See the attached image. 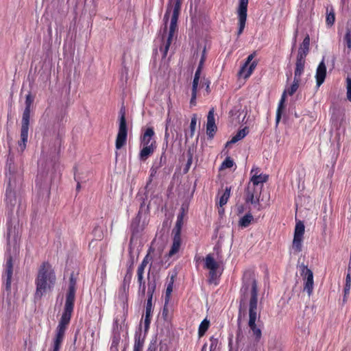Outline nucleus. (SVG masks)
Masks as SVG:
<instances>
[{"label":"nucleus","mask_w":351,"mask_h":351,"mask_svg":"<svg viewBox=\"0 0 351 351\" xmlns=\"http://www.w3.org/2000/svg\"><path fill=\"white\" fill-rule=\"evenodd\" d=\"M210 325V322L207 319H204L200 324L198 329V335L202 337L204 335Z\"/></svg>","instance_id":"34"},{"label":"nucleus","mask_w":351,"mask_h":351,"mask_svg":"<svg viewBox=\"0 0 351 351\" xmlns=\"http://www.w3.org/2000/svg\"><path fill=\"white\" fill-rule=\"evenodd\" d=\"M173 283H174V279H173V277L172 276L168 283V285H167V287L166 289V293H165L166 302H167L169 300L170 295L173 291Z\"/></svg>","instance_id":"37"},{"label":"nucleus","mask_w":351,"mask_h":351,"mask_svg":"<svg viewBox=\"0 0 351 351\" xmlns=\"http://www.w3.org/2000/svg\"><path fill=\"white\" fill-rule=\"evenodd\" d=\"M173 121V120L172 119V117L171 115L170 109H169L165 123V127L167 128V130H169V128L171 126Z\"/></svg>","instance_id":"45"},{"label":"nucleus","mask_w":351,"mask_h":351,"mask_svg":"<svg viewBox=\"0 0 351 351\" xmlns=\"http://www.w3.org/2000/svg\"><path fill=\"white\" fill-rule=\"evenodd\" d=\"M20 246L19 243H8L6 252V263L5 265V274L3 277L5 278V286L8 289L11 285V280L13 273L12 261L19 254Z\"/></svg>","instance_id":"5"},{"label":"nucleus","mask_w":351,"mask_h":351,"mask_svg":"<svg viewBox=\"0 0 351 351\" xmlns=\"http://www.w3.org/2000/svg\"><path fill=\"white\" fill-rule=\"evenodd\" d=\"M234 162L230 157H227L221 165V169H228L233 167Z\"/></svg>","instance_id":"40"},{"label":"nucleus","mask_w":351,"mask_h":351,"mask_svg":"<svg viewBox=\"0 0 351 351\" xmlns=\"http://www.w3.org/2000/svg\"><path fill=\"white\" fill-rule=\"evenodd\" d=\"M261 190L260 187H256V186H252L248 184L245 192L246 202H250L252 204L258 203Z\"/></svg>","instance_id":"15"},{"label":"nucleus","mask_w":351,"mask_h":351,"mask_svg":"<svg viewBox=\"0 0 351 351\" xmlns=\"http://www.w3.org/2000/svg\"><path fill=\"white\" fill-rule=\"evenodd\" d=\"M182 1L169 0L168 8L163 19L165 27L160 36L156 40V45L159 46L162 58L167 56L169 46L177 29V23Z\"/></svg>","instance_id":"2"},{"label":"nucleus","mask_w":351,"mask_h":351,"mask_svg":"<svg viewBox=\"0 0 351 351\" xmlns=\"http://www.w3.org/2000/svg\"><path fill=\"white\" fill-rule=\"evenodd\" d=\"M152 297H149L147 302L146 309H145V317L144 319L145 329L147 330L150 324V317L152 313Z\"/></svg>","instance_id":"22"},{"label":"nucleus","mask_w":351,"mask_h":351,"mask_svg":"<svg viewBox=\"0 0 351 351\" xmlns=\"http://www.w3.org/2000/svg\"><path fill=\"white\" fill-rule=\"evenodd\" d=\"M28 139V129L21 130V141L19 142V149L21 152L24 151L26 147V143Z\"/></svg>","instance_id":"28"},{"label":"nucleus","mask_w":351,"mask_h":351,"mask_svg":"<svg viewBox=\"0 0 351 351\" xmlns=\"http://www.w3.org/2000/svg\"><path fill=\"white\" fill-rule=\"evenodd\" d=\"M119 339L117 338H114L112 341L111 347H116L119 345Z\"/></svg>","instance_id":"55"},{"label":"nucleus","mask_w":351,"mask_h":351,"mask_svg":"<svg viewBox=\"0 0 351 351\" xmlns=\"http://www.w3.org/2000/svg\"><path fill=\"white\" fill-rule=\"evenodd\" d=\"M7 170L8 186L5 192V202L8 206L12 208L21 201V188L23 181L22 171L12 162V160L8 162Z\"/></svg>","instance_id":"3"},{"label":"nucleus","mask_w":351,"mask_h":351,"mask_svg":"<svg viewBox=\"0 0 351 351\" xmlns=\"http://www.w3.org/2000/svg\"><path fill=\"white\" fill-rule=\"evenodd\" d=\"M210 351H215L218 345V339L217 338L211 337L210 338Z\"/></svg>","instance_id":"44"},{"label":"nucleus","mask_w":351,"mask_h":351,"mask_svg":"<svg viewBox=\"0 0 351 351\" xmlns=\"http://www.w3.org/2000/svg\"><path fill=\"white\" fill-rule=\"evenodd\" d=\"M147 263H148V261H147V256L145 257V258L143 260V261L141 262V263L138 266V270H141V271H145V269Z\"/></svg>","instance_id":"47"},{"label":"nucleus","mask_w":351,"mask_h":351,"mask_svg":"<svg viewBox=\"0 0 351 351\" xmlns=\"http://www.w3.org/2000/svg\"><path fill=\"white\" fill-rule=\"evenodd\" d=\"M155 287H156V285H155L154 282L152 283V282H149L147 293L149 295V297L152 298V293L154 291Z\"/></svg>","instance_id":"48"},{"label":"nucleus","mask_w":351,"mask_h":351,"mask_svg":"<svg viewBox=\"0 0 351 351\" xmlns=\"http://www.w3.org/2000/svg\"><path fill=\"white\" fill-rule=\"evenodd\" d=\"M30 117V110L25 109L23 113L21 129H28Z\"/></svg>","instance_id":"32"},{"label":"nucleus","mask_w":351,"mask_h":351,"mask_svg":"<svg viewBox=\"0 0 351 351\" xmlns=\"http://www.w3.org/2000/svg\"><path fill=\"white\" fill-rule=\"evenodd\" d=\"M205 84H206V90H208V88H209V83L208 82H205Z\"/></svg>","instance_id":"63"},{"label":"nucleus","mask_w":351,"mask_h":351,"mask_svg":"<svg viewBox=\"0 0 351 351\" xmlns=\"http://www.w3.org/2000/svg\"><path fill=\"white\" fill-rule=\"evenodd\" d=\"M180 247V243H173L171 248L168 254L169 256L171 257L174 254H176L179 251Z\"/></svg>","instance_id":"41"},{"label":"nucleus","mask_w":351,"mask_h":351,"mask_svg":"<svg viewBox=\"0 0 351 351\" xmlns=\"http://www.w3.org/2000/svg\"><path fill=\"white\" fill-rule=\"evenodd\" d=\"M302 248L301 243H293L291 249L295 252H300Z\"/></svg>","instance_id":"50"},{"label":"nucleus","mask_w":351,"mask_h":351,"mask_svg":"<svg viewBox=\"0 0 351 351\" xmlns=\"http://www.w3.org/2000/svg\"><path fill=\"white\" fill-rule=\"evenodd\" d=\"M309 45L310 38L308 36H306L298 49L297 57H300L301 56V57L306 58L309 50Z\"/></svg>","instance_id":"23"},{"label":"nucleus","mask_w":351,"mask_h":351,"mask_svg":"<svg viewBox=\"0 0 351 351\" xmlns=\"http://www.w3.org/2000/svg\"><path fill=\"white\" fill-rule=\"evenodd\" d=\"M346 284L351 285V276L350 274L346 275Z\"/></svg>","instance_id":"56"},{"label":"nucleus","mask_w":351,"mask_h":351,"mask_svg":"<svg viewBox=\"0 0 351 351\" xmlns=\"http://www.w3.org/2000/svg\"><path fill=\"white\" fill-rule=\"evenodd\" d=\"M155 133L152 128H147L141 137V146H156V143L153 140Z\"/></svg>","instance_id":"16"},{"label":"nucleus","mask_w":351,"mask_h":351,"mask_svg":"<svg viewBox=\"0 0 351 351\" xmlns=\"http://www.w3.org/2000/svg\"><path fill=\"white\" fill-rule=\"evenodd\" d=\"M206 345L205 344L203 348H202V351H206Z\"/></svg>","instance_id":"64"},{"label":"nucleus","mask_w":351,"mask_h":351,"mask_svg":"<svg viewBox=\"0 0 351 351\" xmlns=\"http://www.w3.org/2000/svg\"><path fill=\"white\" fill-rule=\"evenodd\" d=\"M199 80H193L192 86V93L197 94Z\"/></svg>","instance_id":"51"},{"label":"nucleus","mask_w":351,"mask_h":351,"mask_svg":"<svg viewBox=\"0 0 351 351\" xmlns=\"http://www.w3.org/2000/svg\"><path fill=\"white\" fill-rule=\"evenodd\" d=\"M349 3V0H341V3L343 5H347Z\"/></svg>","instance_id":"58"},{"label":"nucleus","mask_w":351,"mask_h":351,"mask_svg":"<svg viewBox=\"0 0 351 351\" xmlns=\"http://www.w3.org/2000/svg\"><path fill=\"white\" fill-rule=\"evenodd\" d=\"M230 196V188L226 187L219 197V205L220 207L224 206Z\"/></svg>","instance_id":"33"},{"label":"nucleus","mask_w":351,"mask_h":351,"mask_svg":"<svg viewBox=\"0 0 351 351\" xmlns=\"http://www.w3.org/2000/svg\"><path fill=\"white\" fill-rule=\"evenodd\" d=\"M75 292L76 278L74 277V274H71L69 278V288L66 295V301L63 313H66L71 315L72 314L75 298Z\"/></svg>","instance_id":"9"},{"label":"nucleus","mask_w":351,"mask_h":351,"mask_svg":"<svg viewBox=\"0 0 351 351\" xmlns=\"http://www.w3.org/2000/svg\"><path fill=\"white\" fill-rule=\"evenodd\" d=\"M34 101V97L31 95L30 93L26 95L25 98V109H31V106Z\"/></svg>","instance_id":"43"},{"label":"nucleus","mask_w":351,"mask_h":351,"mask_svg":"<svg viewBox=\"0 0 351 351\" xmlns=\"http://www.w3.org/2000/svg\"><path fill=\"white\" fill-rule=\"evenodd\" d=\"M247 5L248 0H239V5L237 10L239 20L238 36L243 33L245 26Z\"/></svg>","instance_id":"13"},{"label":"nucleus","mask_w":351,"mask_h":351,"mask_svg":"<svg viewBox=\"0 0 351 351\" xmlns=\"http://www.w3.org/2000/svg\"><path fill=\"white\" fill-rule=\"evenodd\" d=\"M217 130V126L215 122V116L213 109L208 112L207 116L206 134L210 138H213Z\"/></svg>","instance_id":"18"},{"label":"nucleus","mask_w":351,"mask_h":351,"mask_svg":"<svg viewBox=\"0 0 351 351\" xmlns=\"http://www.w3.org/2000/svg\"><path fill=\"white\" fill-rule=\"evenodd\" d=\"M255 55L256 53H253L249 55L248 57L247 58L245 62L242 66L239 73L241 77H243L244 78L249 77L252 73L253 71L255 69L257 65V62L252 61V60L255 57Z\"/></svg>","instance_id":"14"},{"label":"nucleus","mask_w":351,"mask_h":351,"mask_svg":"<svg viewBox=\"0 0 351 351\" xmlns=\"http://www.w3.org/2000/svg\"><path fill=\"white\" fill-rule=\"evenodd\" d=\"M248 133V130L247 128H245L242 130H240L236 135H234L230 141L226 143V147L229 146L230 144L236 143L239 141L243 139Z\"/></svg>","instance_id":"26"},{"label":"nucleus","mask_w":351,"mask_h":351,"mask_svg":"<svg viewBox=\"0 0 351 351\" xmlns=\"http://www.w3.org/2000/svg\"><path fill=\"white\" fill-rule=\"evenodd\" d=\"M300 274L303 276L304 280V291H306L308 296H311L313 291V274L311 269H309L304 265L300 266Z\"/></svg>","instance_id":"12"},{"label":"nucleus","mask_w":351,"mask_h":351,"mask_svg":"<svg viewBox=\"0 0 351 351\" xmlns=\"http://www.w3.org/2000/svg\"><path fill=\"white\" fill-rule=\"evenodd\" d=\"M111 351H119L118 346L116 347H110Z\"/></svg>","instance_id":"59"},{"label":"nucleus","mask_w":351,"mask_h":351,"mask_svg":"<svg viewBox=\"0 0 351 351\" xmlns=\"http://www.w3.org/2000/svg\"><path fill=\"white\" fill-rule=\"evenodd\" d=\"M196 124H197V119L196 117H193L191 119V123H190V128H191V136H192L194 134V132H195V127H196Z\"/></svg>","instance_id":"46"},{"label":"nucleus","mask_w":351,"mask_h":351,"mask_svg":"<svg viewBox=\"0 0 351 351\" xmlns=\"http://www.w3.org/2000/svg\"><path fill=\"white\" fill-rule=\"evenodd\" d=\"M149 215L146 211L139 210L137 216L132 220L131 223V239L130 241L138 240L141 238L145 228L149 223Z\"/></svg>","instance_id":"6"},{"label":"nucleus","mask_w":351,"mask_h":351,"mask_svg":"<svg viewBox=\"0 0 351 351\" xmlns=\"http://www.w3.org/2000/svg\"><path fill=\"white\" fill-rule=\"evenodd\" d=\"M209 254H213L215 258H219V260H223V254L221 251V245L219 243H217L216 245L214 247L213 252L210 253Z\"/></svg>","instance_id":"36"},{"label":"nucleus","mask_w":351,"mask_h":351,"mask_svg":"<svg viewBox=\"0 0 351 351\" xmlns=\"http://www.w3.org/2000/svg\"><path fill=\"white\" fill-rule=\"evenodd\" d=\"M147 351H154V348L152 346H149L147 350Z\"/></svg>","instance_id":"60"},{"label":"nucleus","mask_w":351,"mask_h":351,"mask_svg":"<svg viewBox=\"0 0 351 351\" xmlns=\"http://www.w3.org/2000/svg\"><path fill=\"white\" fill-rule=\"evenodd\" d=\"M201 71H202V68H197L195 73V76H194V79L193 80H199V78H200V75H201Z\"/></svg>","instance_id":"52"},{"label":"nucleus","mask_w":351,"mask_h":351,"mask_svg":"<svg viewBox=\"0 0 351 351\" xmlns=\"http://www.w3.org/2000/svg\"><path fill=\"white\" fill-rule=\"evenodd\" d=\"M304 232V226L302 222L297 223L293 241H301Z\"/></svg>","instance_id":"27"},{"label":"nucleus","mask_w":351,"mask_h":351,"mask_svg":"<svg viewBox=\"0 0 351 351\" xmlns=\"http://www.w3.org/2000/svg\"><path fill=\"white\" fill-rule=\"evenodd\" d=\"M143 148L141 149L139 154L140 159L141 160H145L148 158V157L152 155L155 149L156 148V146H142Z\"/></svg>","instance_id":"25"},{"label":"nucleus","mask_w":351,"mask_h":351,"mask_svg":"<svg viewBox=\"0 0 351 351\" xmlns=\"http://www.w3.org/2000/svg\"><path fill=\"white\" fill-rule=\"evenodd\" d=\"M302 80H298L293 77V81L290 87L286 88L282 95V97L278 104V107L276 112V123H278L280 119L281 112L284 108V103L287 94L293 95L298 89L299 86L302 84Z\"/></svg>","instance_id":"11"},{"label":"nucleus","mask_w":351,"mask_h":351,"mask_svg":"<svg viewBox=\"0 0 351 351\" xmlns=\"http://www.w3.org/2000/svg\"><path fill=\"white\" fill-rule=\"evenodd\" d=\"M56 275L51 265L47 263H43L39 269L36 281V297L41 298L48 289L54 285Z\"/></svg>","instance_id":"4"},{"label":"nucleus","mask_w":351,"mask_h":351,"mask_svg":"<svg viewBox=\"0 0 351 351\" xmlns=\"http://www.w3.org/2000/svg\"><path fill=\"white\" fill-rule=\"evenodd\" d=\"M145 343V337L142 335L141 332L137 331L134 335V343L133 351H143Z\"/></svg>","instance_id":"21"},{"label":"nucleus","mask_w":351,"mask_h":351,"mask_svg":"<svg viewBox=\"0 0 351 351\" xmlns=\"http://www.w3.org/2000/svg\"><path fill=\"white\" fill-rule=\"evenodd\" d=\"M7 239L8 241H17L20 239L19 229L16 226H10L8 229Z\"/></svg>","instance_id":"24"},{"label":"nucleus","mask_w":351,"mask_h":351,"mask_svg":"<svg viewBox=\"0 0 351 351\" xmlns=\"http://www.w3.org/2000/svg\"><path fill=\"white\" fill-rule=\"evenodd\" d=\"M326 76V66L324 62V59L319 64L315 74L316 85L319 87L324 82Z\"/></svg>","instance_id":"17"},{"label":"nucleus","mask_w":351,"mask_h":351,"mask_svg":"<svg viewBox=\"0 0 351 351\" xmlns=\"http://www.w3.org/2000/svg\"><path fill=\"white\" fill-rule=\"evenodd\" d=\"M205 267L209 270L210 280H215L223 271V260L215 258L213 254H208L205 258Z\"/></svg>","instance_id":"8"},{"label":"nucleus","mask_w":351,"mask_h":351,"mask_svg":"<svg viewBox=\"0 0 351 351\" xmlns=\"http://www.w3.org/2000/svg\"><path fill=\"white\" fill-rule=\"evenodd\" d=\"M335 21V12L332 7H327L326 23L328 25L331 26Z\"/></svg>","instance_id":"30"},{"label":"nucleus","mask_w":351,"mask_h":351,"mask_svg":"<svg viewBox=\"0 0 351 351\" xmlns=\"http://www.w3.org/2000/svg\"><path fill=\"white\" fill-rule=\"evenodd\" d=\"M125 286L124 285V286H123V293H122V296H123V298H125Z\"/></svg>","instance_id":"61"},{"label":"nucleus","mask_w":351,"mask_h":351,"mask_svg":"<svg viewBox=\"0 0 351 351\" xmlns=\"http://www.w3.org/2000/svg\"><path fill=\"white\" fill-rule=\"evenodd\" d=\"M253 220L254 217L252 215L251 213H247L240 219L239 224L242 228H246L250 225Z\"/></svg>","instance_id":"29"},{"label":"nucleus","mask_w":351,"mask_h":351,"mask_svg":"<svg viewBox=\"0 0 351 351\" xmlns=\"http://www.w3.org/2000/svg\"><path fill=\"white\" fill-rule=\"evenodd\" d=\"M345 45L348 48V51L350 52L351 51V30L348 29L346 34L343 38Z\"/></svg>","instance_id":"38"},{"label":"nucleus","mask_w":351,"mask_h":351,"mask_svg":"<svg viewBox=\"0 0 351 351\" xmlns=\"http://www.w3.org/2000/svg\"><path fill=\"white\" fill-rule=\"evenodd\" d=\"M181 228L182 226H178L177 223L176 224V226L172 232L173 234V241H180Z\"/></svg>","instance_id":"39"},{"label":"nucleus","mask_w":351,"mask_h":351,"mask_svg":"<svg viewBox=\"0 0 351 351\" xmlns=\"http://www.w3.org/2000/svg\"><path fill=\"white\" fill-rule=\"evenodd\" d=\"M71 314L63 313L56 331L53 341L52 351H59L64 338L65 331L70 322Z\"/></svg>","instance_id":"7"},{"label":"nucleus","mask_w":351,"mask_h":351,"mask_svg":"<svg viewBox=\"0 0 351 351\" xmlns=\"http://www.w3.org/2000/svg\"><path fill=\"white\" fill-rule=\"evenodd\" d=\"M351 285L346 284L344 287V294L347 295L350 293Z\"/></svg>","instance_id":"54"},{"label":"nucleus","mask_w":351,"mask_h":351,"mask_svg":"<svg viewBox=\"0 0 351 351\" xmlns=\"http://www.w3.org/2000/svg\"><path fill=\"white\" fill-rule=\"evenodd\" d=\"M346 97L349 101L351 102V77L346 79Z\"/></svg>","instance_id":"42"},{"label":"nucleus","mask_w":351,"mask_h":351,"mask_svg":"<svg viewBox=\"0 0 351 351\" xmlns=\"http://www.w3.org/2000/svg\"><path fill=\"white\" fill-rule=\"evenodd\" d=\"M169 130H167V128L165 127V141L167 143L168 138L169 137V133L168 132Z\"/></svg>","instance_id":"57"},{"label":"nucleus","mask_w":351,"mask_h":351,"mask_svg":"<svg viewBox=\"0 0 351 351\" xmlns=\"http://www.w3.org/2000/svg\"><path fill=\"white\" fill-rule=\"evenodd\" d=\"M143 274L144 271H141L137 269V277H138V282L139 284V288L141 290L143 293H145L146 287L145 282L143 280Z\"/></svg>","instance_id":"35"},{"label":"nucleus","mask_w":351,"mask_h":351,"mask_svg":"<svg viewBox=\"0 0 351 351\" xmlns=\"http://www.w3.org/2000/svg\"><path fill=\"white\" fill-rule=\"evenodd\" d=\"M196 97H197V94L195 93H192V95H191V101H190V104L191 106H195V104H196Z\"/></svg>","instance_id":"53"},{"label":"nucleus","mask_w":351,"mask_h":351,"mask_svg":"<svg viewBox=\"0 0 351 351\" xmlns=\"http://www.w3.org/2000/svg\"><path fill=\"white\" fill-rule=\"evenodd\" d=\"M187 212L188 205L186 204H183L180 208V212L177 217L176 223L178 224V226H182L184 217L186 215Z\"/></svg>","instance_id":"31"},{"label":"nucleus","mask_w":351,"mask_h":351,"mask_svg":"<svg viewBox=\"0 0 351 351\" xmlns=\"http://www.w3.org/2000/svg\"><path fill=\"white\" fill-rule=\"evenodd\" d=\"M306 58L303 57H296V61L294 68V78L302 80V76L304 73Z\"/></svg>","instance_id":"20"},{"label":"nucleus","mask_w":351,"mask_h":351,"mask_svg":"<svg viewBox=\"0 0 351 351\" xmlns=\"http://www.w3.org/2000/svg\"><path fill=\"white\" fill-rule=\"evenodd\" d=\"M249 303L248 326L255 341L258 342L262 337V331L256 322L259 319L258 306V287L255 275L250 271L243 274V285L241 289V304Z\"/></svg>","instance_id":"1"},{"label":"nucleus","mask_w":351,"mask_h":351,"mask_svg":"<svg viewBox=\"0 0 351 351\" xmlns=\"http://www.w3.org/2000/svg\"><path fill=\"white\" fill-rule=\"evenodd\" d=\"M80 189V184L78 182L77 185V190L79 191Z\"/></svg>","instance_id":"62"},{"label":"nucleus","mask_w":351,"mask_h":351,"mask_svg":"<svg viewBox=\"0 0 351 351\" xmlns=\"http://www.w3.org/2000/svg\"><path fill=\"white\" fill-rule=\"evenodd\" d=\"M251 173H254L251 178L250 182L248 183L250 185L256 186V187H260L261 189L263 188V184L264 182L267 181V176L265 175L260 174L257 175L258 171L257 169H252Z\"/></svg>","instance_id":"19"},{"label":"nucleus","mask_w":351,"mask_h":351,"mask_svg":"<svg viewBox=\"0 0 351 351\" xmlns=\"http://www.w3.org/2000/svg\"><path fill=\"white\" fill-rule=\"evenodd\" d=\"M125 114V108L122 107L119 111V131L115 145L117 149H121L126 143L128 131Z\"/></svg>","instance_id":"10"},{"label":"nucleus","mask_w":351,"mask_h":351,"mask_svg":"<svg viewBox=\"0 0 351 351\" xmlns=\"http://www.w3.org/2000/svg\"><path fill=\"white\" fill-rule=\"evenodd\" d=\"M205 59H206V48H204L203 49L202 57H201V59H200V61H199V66H198L199 68H202V69L204 63V61H205Z\"/></svg>","instance_id":"49"}]
</instances>
